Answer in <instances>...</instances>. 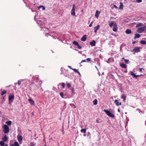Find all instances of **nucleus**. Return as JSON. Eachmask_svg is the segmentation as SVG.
<instances>
[{
  "mask_svg": "<svg viewBox=\"0 0 146 146\" xmlns=\"http://www.w3.org/2000/svg\"><path fill=\"white\" fill-rule=\"evenodd\" d=\"M86 60L88 61H90L91 60V58H87L86 59Z\"/></svg>",
  "mask_w": 146,
  "mask_h": 146,
  "instance_id": "37998d69",
  "label": "nucleus"
},
{
  "mask_svg": "<svg viewBox=\"0 0 146 146\" xmlns=\"http://www.w3.org/2000/svg\"><path fill=\"white\" fill-rule=\"evenodd\" d=\"M78 48L79 49H81V46L79 45V44L77 46Z\"/></svg>",
  "mask_w": 146,
  "mask_h": 146,
  "instance_id": "79ce46f5",
  "label": "nucleus"
},
{
  "mask_svg": "<svg viewBox=\"0 0 146 146\" xmlns=\"http://www.w3.org/2000/svg\"><path fill=\"white\" fill-rule=\"evenodd\" d=\"M17 138L19 141H21L23 140V137L21 135H18Z\"/></svg>",
  "mask_w": 146,
  "mask_h": 146,
  "instance_id": "1a4fd4ad",
  "label": "nucleus"
},
{
  "mask_svg": "<svg viewBox=\"0 0 146 146\" xmlns=\"http://www.w3.org/2000/svg\"><path fill=\"white\" fill-rule=\"evenodd\" d=\"M139 72H141L142 71V70H144V69L143 68H139Z\"/></svg>",
  "mask_w": 146,
  "mask_h": 146,
  "instance_id": "c03bdc74",
  "label": "nucleus"
},
{
  "mask_svg": "<svg viewBox=\"0 0 146 146\" xmlns=\"http://www.w3.org/2000/svg\"><path fill=\"white\" fill-rule=\"evenodd\" d=\"M44 146H47L46 145H44Z\"/></svg>",
  "mask_w": 146,
  "mask_h": 146,
  "instance_id": "774afa93",
  "label": "nucleus"
},
{
  "mask_svg": "<svg viewBox=\"0 0 146 146\" xmlns=\"http://www.w3.org/2000/svg\"><path fill=\"white\" fill-rule=\"evenodd\" d=\"M43 7V6L42 5H40L39 6V7H38V8L39 9H40V8L41 7Z\"/></svg>",
  "mask_w": 146,
  "mask_h": 146,
  "instance_id": "603ef678",
  "label": "nucleus"
},
{
  "mask_svg": "<svg viewBox=\"0 0 146 146\" xmlns=\"http://www.w3.org/2000/svg\"><path fill=\"white\" fill-rule=\"evenodd\" d=\"M146 27L145 26L139 27L137 30V32L139 33H141L145 29Z\"/></svg>",
  "mask_w": 146,
  "mask_h": 146,
  "instance_id": "7ed1b4c3",
  "label": "nucleus"
},
{
  "mask_svg": "<svg viewBox=\"0 0 146 146\" xmlns=\"http://www.w3.org/2000/svg\"><path fill=\"white\" fill-rule=\"evenodd\" d=\"M88 135L90 134V133L89 132L88 133Z\"/></svg>",
  "mask_w": 146,
  "mask_h": 146,
  "instance_id": "680f3d73",
  "label": "nucleus"
},
{
  "mask_svg": "<svg viewBox=\"0 0 146 146\" xmlns=\"http://www.w3.org/2000/svg\"><path fill=\"white\" fill-rule=\"evenodd\" d=\"M61 85L63 88H64L65 87V84L64 83H62Z\"/></svg>",
  "mask_w": 146,
  "mask_h": 146,
  "instance_id": "72a5a7b5",
  "label": "nucleus"
},
{
  "mask_svg": "<svg viewBox=\"0 0 146 146\" xmlns=\"http://www.w3.org/2000/svg\"><path fill=\"white\" fill-rule=\"evenodd\" d=\"M143 26H144V25H143V23H139L137 24L136 25V27H142Z\"/></svg>",
  "mask_w": 146,
  "mask_h": 146,
  "instance_id": "dca6fc26",
  "label": "nucleus"
},
{
  "mask_svg": "<svg viewBox=\"0 0 146 146\" xmlns=\"http://www.w3.org/2000/svg\"><path fill=\"white\" fill-rule=\"evenodd\" d=\"M96 122L97 123H99V121L98 120H96Z\"/></svg>",
  "mask_w": 146,
  "mask_h": 146,
  "instance_id": "5fc2aeb1",
  "label": "nucleus"
},
{
  "mask_svg": "<svg viewBox=\"0 0 146 146\" xmlns=\"http://www.w3.org/2000/svg\"><path fill=\"white\" fill-rule=\"evenodd\" d=\"M142 0H136V2L137 3H140L142 2Z\"/></svg>",
  "mask_w": 146,
  "mask_h": 146,
  "instance_id": "e433bc0d",
  "label": "nucleus"
},
{
  "mask_svg": "<svg viewBox=\"0 0 146 146\" xmlns=\"http://www.w3.org/2000/svg\"><path fill=\"white\" fill-rule=\"evenodd\" d=\"M29 102H30L31 105H34L35 104V102L34 101L30 98H29L28 100Z\"/></svg>",
  "mask_w": 146,
  "mask_h": 146,
  "instance_id": "9d476101",
  "label": "nucleus"
},
{
  "mask_svg": "<svg viewBox=\"0 0 146 146\" xmlns=\"http://www.w3.org/2000/svg\"><path fill=\"white\" fill-rule=\"evenodd\" d=\"M78 73V74H79V75H80V74L79 72V73Z\"/></svg>",
  "mask_w": 146,
  "mask_h": 146,
  "instance_id": "052dcab7",
  "label": "nucleus"
},
{
  "mask_svg": "<svg viewBox=\"0 0 146 146\" xmlns=\"http://www.w3.org/2000/svg\"><path fill=\"white\" fill-rule=\"evenodd\" d=\"M71 92L72 93V94H75V93L74 92V89L73 88H72L71 89Z\"/></svg>",
  "mask_w": 146,
  "mask_h": 146,
  "instance_id": "c85d7f7f",
  "label": "nucleus"
},
{
  "mask_svg": "<svg viewBox=\"0 0 146 146\" xmlns=\"http://www.w3.org/2000/svg\"><path fill=\"white\" fill-rule=\"evenodd\" d=\"M4 141H1L0 142V145L1 146H3L4 145L5 143Z\"/></svg>",
  "mask_w": 146,
  "mask_h": 146,
  "instance_id": "5701e85b",
  "label": "nucleus"
},
{
  "mask_svg": "<svg viewBox=\"0 0 146 146\" xmlns=\"http://www.w3.org/2000/svg\"><path fill=\"white\" fill-rule=\"evenodd\" d=\"M73 44L75 45H76L77 46L79 44H78V42H77V41H73Z\"/></svg>",
  "mask_w": 146,
  "mask_h": 146,
  "instance_id": "4be33fe9",
  "label": "nucleus"
},
{
  "mask_svg": "<svg viewBox=\"0 0 146 146\" xmlns=\"http://www.w3.org/2000/svg\"><path fill=\"white\" fill-rule=\"evenodd\" d=\"M70 106H72V105H73V106H74V108H76V106H75L73 104H70Z\"/></svg>",
  "mask_w": 146,
  "mask_h": 146,
  "instance_id": "a19ab883",
  "label": "nucleus"
},
{
  "mask_svg": "<svg viewBox=\"0 0 146 146\" xmlns=\"http://www.w3.org/2000/svg\"><path fill=\"white\" fill-rule=\"evenodd\" d=\"M76 9L75 5H74L73 6V7L71 11V14L72 15L76 16L75 15V9Z\"/></svg>",
  "mask_w": 146,
  "mask_h": 146,
  "instance_id": "20e7f679",
  "label": "nucleus"
},
{
  "mask_svg": "<svg viewBox=\"0 0 146 146\" xmlns=\"http://www.w3.org/2000/svg\"><path fill=\"white\" fill-rule=\"evenodd\" d=\"M114 102L115 103L116 105L117 106L119 105L120 106L121 104V102H119V100H115L114 101Z\"/></svg>",
  "mask_w": 146,
  "mask_h": 146,
  "instance_id": "6e6552de",
  "label": "nucleus"
},
{
  "mask_svg": "<svg viewBox=\"0 0 146 146\" xmlns=\"http://www.w3.org/2000/svg\"><path fill=\"white\" fill-rule=\"evenodd\" d=\"M143 75H135V76H133V77L134 78H137V77H138L139 76H142Z\"/></svg>",
  "mask_w": 146,
  "mask_h": 146,
  "instance_id": "7c9ffc66",
  "label": "nucleus"
},
{
  "mask_svg": "<svg viewBox=\"0 0 146 146\" xmlns=\"http://www.w3.org/2000/svg\"><path fill=\"white\" fill-rule=\"evenodd\" d=\"M137 110L140 113H141V112L142 113H143V112H142V111H141L139 109H137Z\"/></svg>",
  "mask_w": 146,
  "mask_h": 146,
  "instance_id": "4c0bfd02",
  "label": "nucleus"
},
{
  "mask_svg": "<svg viewBox=\"0 0 146 146\" xmlns=\"http://www.w3.org/2000/svg\"><path fill=\"white\" fill-rule=\"evenodd\" d=\"M100 27V25H98L97 26L94 27V29H96L98 30L99 29Z\"/></svg>",
  "mask_w": 146,
  "mask_h": 146,
  "instance_id": "cd10ccee",
  "label": "nucleus"
},
{
  "mask_svg": "<svg viewBox=\"0 0 146 146\" xmlns=\"http://www.w3.org/2000/svg\"><path fill=\"white\" fill-rule=\"evenodd\" d=\"M15 146H20L18 143L17 142H15L14 144Z\"/></svg>",
  "mask_w": 146,
  "mask_h": 146,
  "instance_id": "c756f323",
  "label": "nucleus"
},
{
  "mask_svg": "<svg viewBox=\"0 0 146 146\" xmlns=\"http://www.w3.org/2000/svg\"><path fill=\"white\" fill-rule=\"evenodd\" d=\"M98 101L97 99H95L93 101V104L94 105H96L97 104Z\"/></svg>",
  "mask_w": 146,
  "mask_h": 146,
  "instance_id": "393cba45",
  "label": "nucleus"
},
{
  "mask_svg": "<svg viewBox=\"0 0 146 146\" xmlns=\"http://www.w3.org/2000/svg\"><path fill=\"white\" fill-rule=\"evenodd\" d=\"M86 39V35H84L81 38V40L83 41H85Z\"/></svg>",
  "mask_w": 146,
  "mask_h": 146,
  "instance_id": "2eb2a0df",
  "label": "nucleus"
},
{
  "mask_svg": "<svg viewBox=\"0 0 146 146\" xmlns=\"http://www.w3.org/2000/svg\"><path fill=\"white\" fill-rule=\"evenodd\" d=\"M68 67L69 68H70V69H71L72 70V69H73V68H72V67H71V66H68Z\"/></svg>",
  "mask_w": 146,
  "mask_h": 146,
  "instance_id": "3c124183",
  "label": "nucleus"
},
{
  "mask_svg": "<svg viewBox=\"0 0 146 146\" xmlns=\"http://www.w3.org/2000/svg\"><path fill=\"white\" fill-rule=\"evenodd\" d=\"M83 135H84V136H86V134H84Z\"/></svg>",
  "mask_w": 146,
  "mask_h": 146,
  "instance_id": "bf43d9fd",
  "label": "nucleus"
},
{
  "mask_svg": "<svg viewBox=\"0 0 146 146\" xmlns=\"http://www.w3.org/2000/svg\"><path fill=\"white\" fill-rule=\"evenodd\" d=\"M93 21H92L91 22L90 24L89 25V27H91L92 26V24H93Z\"/></svg>",
  "mask_w": 146,
  "mask_h": 146,
  "instance_id": "ea45409f",
  "label": "nucleus"
},
{
  "mask_svg": "<svg viewBox=\"0 0 146 146\" xmlns=\"http://www.w3.org/2000/svg\"><path fill=\"white\" fill-rule=\"evenodd\" d=\"M113 6V7L116 9H117L118 8V7L115 5H114Z\"/></svg>",
  "mask_w": 146,
  "mask_h": 146,
  "instance_id": "a18cd8bd",
  "label": "nucleus"
},
{
  "mask_svg": "<svg viewBox=\"0 0 146 146\" xmlns=\"http://www.w3.org/2000/svg\"><path fill=\"white\" fill-rule=\"evenodd\" d=\"M42 10H44L45 9L44 7L43 6V7H42Z\"/></svg>",
  "mask_w": 146,
  "mask_h": 146,
  "instance_id": "8fccbe9b",
  "label": "nucleus"
},
{
  "mask_svg": "<svg viewBox=\"0 0 146 146\" xmlns=\"http://www.w3.org/2000/svg\"><path fill=\"white\" fill-rule=\"evenodd\" d=\"M113 30L114 32H116L117 30V24L113 27Z\"/></svg>",
  "mask_w": 146,
  "mask_h": 146,
  "instance_id": "4468645a",
  "label": "nucleus"
},
{
  "mask_svg": "<svg viewBox=\"0 0 146 146\" xmlns=\"http://www.w3.org/2000/svg\"><path fill=\"white\" fill-rule=\"evenodd\" d=\"M100 11H99L98 10H96L95 15V16L97 18H98L99 16V15L100 14Z\"/></svg>",
  "mask_w": 146,
  "mask_h": 146,
  "instance_id": "f8f14e48",
  "label": "nucleus"
},
{
  "mask_svg": "<svg viewBox=\"0 0 146 146\" xmlns=\"http://www.w3.org/2000/svg\"><path fill=\"white\" fill-rule=\"evenodd\" d=\"M129 60L127 59H125L124 60V62L126 64L128 63H129Z\"/></svg>",
  "mask_w": 146,
  "mask_h": 146,
  "instance_id": "c9c22d12",
  "label": "nucleus"
},
{
  "mask_svg": "<svg viewBox=\"0 0 146 146\" xmlns=\"http://www.w3.org/2000/svg\"><path fill=\"white\" fill-rule=\"evenodd\" d=\"M123 96H121V99H122L123 98Z\"/></svg>",
  "mask_w": 146,
  "mask_h": 146,
  "instance_id": "6e6d98bb",
  "label": "nucleus"
},
{
  "mask_svg": "<svg viewBox=\"0 0 146 146\" xmlns=\"http://www.w3.org/2000/svg\"><path fill=\"white\" fill-rule=\"evenodd\" d=\"M67 85L68 87L69 88L71 86V85L70 83H68L67 84Z\"/></svg>",
  "mask_w": 146,
  "mask_h": 146,
  "instance_id": "58836bf2",
  "label": "nucleus"
},
{
  "mask_svg": "<svg viewBox=\"0 0 146 146\" xmlns=\"http://www.w3.org/2000/svg\"><path fill=\"white\" fill-rule=\"evenodd\" d=\"M5 146H8V145L7 144H6L5 145Z\"/></svg>",
  "mask_w": 146,
  "mask_h": 146,
  "instance_id": "13d9d810",
  "label": "nucleus"
},
{
  "mask_svg": "<svg viewBox=\"0 0 146 146\" xmlns=\"http://www.w3.org/2000/svg\"><path fill=\"white\" fill-rule=\"evenodd\" d=\"M125 98H126V97H124V100H125Z\"/></svg>",
  "mask_w": 146,
  "mask_h": 146,
  "instance_id": "e2e57ef3",
  "label": "nucleus"
},
{
  "mask_svg": "<svg viewBox=\"0 0 146 146\" xmlns=\"http://www.w3.org/2000/svg\"><path fill=\"white\" fill-rule=\"evenodd\" d=\"M6 93H7L6 91L5 90H4L2 92L1 94V95L2 96H3V95H4V94H6Z\"/></svg>",
  "mask_w": 146,
  "mask_h": 146,
  "instance_id": "a878e982",
  "label": "nucleus"
},
{
  "mask_svg": "<svg viewBox=\"0 0 146 146\" xmlns=\"http://www.w3.org/2000/svg\"><path fill=\"white\" fill-rule=\"evenodd\" d=\"M12 122L11 121H9L6 122V123L7 124L9 125H11Z\"/></svg>",
  "mask_w": 146,
  "mask_h": 146,
  "instance_id": "aec40b11",
  "label": "nucleus"
},
{
  "mask_svg": "<svg viewBox=\"0 0 146 146\" xmlns=\"http://www.w3.org/2000/svg\"><path fill=\"white\" fill-rule=\"evenodd\" d=\"M104 111L106 113L109 117H114V115L111 113L108 110H104Z\"/></svg>",
  "mask_w": 146,
  "mask_h": 146,
  "instance_id": "f03ea898",
  "label": "nucleus"
},
{
  "mask_svg": "<svg viewBox=\"0 0 146 146\" xmlns=\"http://www.w3.org/2000/svg\"><path fill=\"white\" fill-rule=\"evenodd\" d=\"M116 24V23L115 21H111L109 23V25L110 27H112Z\"/></svg>",
  "mask_w": 146,
  "mask_h": 146,
  "instance_id": "0eeeda50",
  "label": "nucleus"
},
{
  "mask_svg": "<svg viewBox=\"0 0 146 146\" xmlns=\"http://www.w3.org/2000/svg\"><path fill=\"white\" fill-rule=\"evenodd\" d=\"M14 98V95H10L9 98V102L11 103L13 101Z\"/></svg>",
  "mask_w": 146,
  "mask_h": 146,
  "instance_id": "39448f33",
  "label": "nucleus"
},
{
  "mask_svg": "<svg viewBox=\"0 0 146 146\" xmlns=\"http://www.w3.org/2000/svg\"><path fill=\"white\" fill-rule=\"evenodd\" d=\"M81 132H84V133H85L86 132V129H82L81 130Z\"/></svg>",
  "mask_w": 146,
  "mask_h": 146,
  "instance_id": "bb28decb",
  "label": "nucleus"
},
{
  "mask_svg": "<svg viewBox=\"0 0 146 146\" xmlns=\"http://www.w3.org/2000/svg\"><path fill=\"white\" fill-rule=\"evenodd\" d=\"M90 44L91 46H94L96 45V42L95 40H94L92 41L91 42Z\"/></svg>",
  "mask_w": 146,
  "mask_h": 146,
  "instance_id": "ddd939ff",
  "label": "nucleus"
},
{
  "mask_svg": "<svg viewBox=\"0 0 146 146\" xmlns=\"http://www.w3.org/2000/svg\"><path fill=\"white\" fill-rule=\"evenodd\" d=\"M21 82L20 81H18V84L19 85H20V84H21Z\"/></svg>",
  "mask_w": 146,
  "mask_h": 146,
  "instance_id": "49530a36",
  "label": "nucleus"
},
{
  "mask_svg": "<svg viewBox=\"0 0 146 146\" xmlns=\"http://www.w3.org/2000/svg\"><path fill=\"white\" fill-rule=\"evenodd\" d=\"M72 70H73L76 73H79V71L78 70L74 68L72 69Z\"/></svg>",
  "mask_w": 146,
  "mask_h": 146,
  "instance_id": "2f4dec72",
  "label": "nucleus"
},
{
  "mask_svg": "<svg viewBox=\"0 0 146 146\" xmlns=\"http://www.w3.org/2000/svg\"><path fill=\"white\" fill-rule=\"evenodd\" d=\"M133 52H138L140 51V47H136L133 50Z\"/></svg>",
  "mask_w": 146,
  "mask_h": 146,
  "instance_id": "423d86ee",
  "label": "nucleus"
},
{
  "mask_svg": "<svg viewBox=\"0 0 146 146\" xmlns=\"http://www.w3.org/2000/svg\"><path fill=\"white\" fill-rule=\"evenodd\" d=\"M140 37V35L138 34H135V36L134 37V38L135 39L136 38H139Z\"/></svg>",
  "mask_w": 146,
  "mask_h": 146,
  "instance_id": "412c9836",
  "label": "nucleus"
},
{
  "mask_svg": "<svg viewBox=\"0 0 146 146\" xmlns=\"http://www.w3.org/2000/svg\"><path fill=\"white\" fill-rule=\"evenodd\" d=\"M135 42H133V44H134L135 43Z\"/></svg>",
  "mask_w": 146,
  "mask_h": 146,
  "instance_id": "69168bd1",
  "label": "nucleus"
},
{
  "mask_svg": "<svg viewBox=\"0 0 146 146\" xmlns=\"http://www.w3.org/2000/svg\"><path fill=\"white\" fill-rule=\"evenodd\" d=\"M86 61V60H83L81 62V63H82V62H85Z\"/></svg>",
  "mask_w": 146,
  "mask_h": 146,
  "instance_id": "09e8293b",
  "label": "nucleus"
},
{
  "mask_svg": "<svg viewBox=\"0 0 146 146\" xmlns=\"http://www.w3.org/2000/svg\"><path fill=\"white\" fill-rule=\"evenodd\" d=\"M60 95L62 98H64L63 96H64V94L62 92H61L60 93Z\"/></svg>",
  "mask_w": 146,
  "mask_h": 146,
  "instance_id": "473e14b6",
  "label": "nucleus"
},
{
  "mask_svg": "<svg viewBox=\"0 0 146 146\" xmlns=\"http://www.w3.org/2000/svg\"><path fill=\"white\" fill-rule=\"evenodd\" d=\"M131 30L129 29H127L125 31V33L127 34H129L131 33Z\"/></svg>",
  "mask_w": 146,
  "mask_h": 146,
  "instance_id": "a211bd4d",
  "label": "nucleus"
},
{
  "mask_svg": "<svg viewBox=\"0 0 146 146\" xmlns=\"http://www.w3.org/2000/svg\"><path fill=\"white\" fill-rule=\"evenodd\" d=\"M38 76H37L36 78H38Z\"/></svg>",
  "mask_w": 146,
  "mask_h": 146,
  "instance_id": "338daca9",
  "label": "nucleus"
},
{
  "mask_svg": "<svg viewBox=\"0 0 146 146\" xmlns=\"http://www.w3.org/2000/svg\"><path fill=\"white\" fill-rule=\"evenodd\" d=\"M120 66L121 67L123 68H125L127 67L126 65L124 63L121 64H120Z\"/></svg>",
  "mask_w": 146,
  "mask_h": 146,
  "instance_id": "f3484780",
  "label": "nucleus"
},
{
  "mask_svg": "<svg viewBox=\"0 0 146 146\" xmlns=\"http://www.w3.org/2000/svg\"><path fill=\"white\" fill-rule=\"evenodd\" d=\"M120 5L119 7V9L122 10L123 9V4L122 2H120Z\"/></svg>",
  "mask_w": 146,
  "mask_h": 146,
  "instance_id": "6ab92c4d",
  "label": "nucleus"
},
{
  "mask_svg": "<svg viewBox=\"0 0 146 146\" xmlns=\"http://www.w3.org/2000/svg\"><path fill=\"white\" fill-rule=\"evenodd\" d=\"M140 42L141 44H146V41L145 40H141L140 41Z\"/></svg>",
  "mask_w": 146,
  "mask_h": 146,
  "instance_id": "b1692460",
  "label": "nucleus"
},
{
  "mask_svg": "<svg viewBox=\"0 0 146 146\" xmlns=\"http://www.w3.org/2000/svg\"><path fill=\"white\" fill-rule=\"evenodd\" d=\"M110 60V58H109L108 59V60Z\"/></svg>",
  "mask_w": 146,
  "mask_h": 146,
  "instance_id": "0e129e2a",
  "label": "nucleus"
},
{
  "mask_svg": "<svg viewBox=\"0 0 146 146\" xmlns=\"http://www.w3.org/2000/svg\"><path fill=\"white\" fill-rule=\"evenodd\" d=\"M118 112H120V110L119 109H118Z\"/></svg>",
  "mask_w": 146,
  "mask_h": 146,
  "instance_id": "4d7b16f0",
  "label": "nucleus"
},
{
  "mask_svg": "<svg viewBox=\"0 0 146 146\" xmlns=\"http://www.w3.org/2000/svg\"><path fill=\"white\" fill-rule=\"evenodd\" d=\"M8 139V137L6 135H5L2 138L3 141L4 142L6 141Z\"/></svg>",
  "mask_w": 146,
  "mask_h": 146,
  "instance_id": "9b49d317",
  "label": "nucleus"
},
{
  "mask_svg": "<svg viewBox=\"0 0 146 146\" xmlns=\"http://www.w3.org/2000/svg\"><path fill=\"white\" fill-rule=\"evenodd\" d=\"M94 29V33H97V31L98 30H96V29Z\"/></svg>",
  "mask_w": 146,
  "mask_h": 146,
  "instance_id": "de8ad7c7",
  "label": "nucleus"
},
{
  "mask_svg": "<svg viewBox=\"0 0 146 146\" xmlns=\"http://www.w3.org/2000/svg\"><path fill=\"white\" fill-rule=\"evenodd\" d=\"M3 132L5 133H8L9 131V126L7 125H4L3 127Z\"/></svg>",
  "mask_w": 146,
  "mask_h": 146,
  "instance_id": "f257e3e1",
  "label": "nucleus"
},
{
  "mask_svg": "<svg viewBox=\"0 0 146 146\" xmlns=\"http://www.w3.org/2000/svg\"><path fill=\"white\" fill-rule=\"evenodd\" d=\"M10 146H15L14 144H11Z\"/></svg>",
  "mask_w": 146,
  "mask_h": 146,
  "instance_id": "864d4df0",
  "label": "nucleus"
},
{
  "mask_svg": "<svg viewBox=\"0 0 146 146\" xmlns=\"http://www.w3.org/2000/svg\"><path fill=\"white\" fill-rule=\"evenodd\" d=\"M130 74L131 75L133 76H133H135V74H134L132 72H130Z\"/></svg>",
  "mask_w": 146,
  "mask_h": 146,
  "instance_id": "f704fd0d",
  "label": "nucleus"
}]
</instances>
